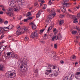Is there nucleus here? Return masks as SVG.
<instances>
[{
    "label": "nucleus",
    "instance_id": "obj_1",
    "mask_svg": "<svg viewBox=\"0 0 80 80\" xmlns=\"http://www.w3.org/2000/svg\"><path fill=\"white\" fill-rule=\"evenodd\" d=\"M47 65L49 67V69H48L46 70L45 74L47 75H49L50 77H53L54 76V75L52 72L51 68H53V69H55L56 68L55 66H53V65L52 64H51L48 63Z\"/></svg>",
    "mask_w": 80,
    "mask_h": 80
},
{
    "label": "nucleus",
    "instance_id": "obj_2",
    "mask_svg": "<svg viewBox=\"0 0 80 80\" xmlns=\"http://www.w3.org/2000/svg\"><path fill=\"white\" fill-rule=\"evenodd\" d=\"M56 14H55V12H53L49 16H48V18L47 19V22H48L50 23L51 21L50 20V18L52 19L55 16Z\"/></svg>",
    "mask_w": 80,
    "mask_h": 80
},
{
    "label": "nucleus",
    "instance_id": "obj_3",
    "mask_svg": "<svg viewBox=\"0 0 80 80\" xmlns=\"http://www.w3.org/2000/svg\"><path fill=\"white\" fill-rule=\"evenodd\" d=\"M74 77L73 74H70L68 76H67L64 78L63 80H72Z\"/></svg>",
    "mask_w": 80,
    "mask_h": 80
},
{
    "label": "nucleus",
    "instance_id": "obj_4",
    "mask_svg": "<svg viewBox=\"0 0 80 80\" xmlns=\"http://www.w3.org/2000/svg\"><path fill=\"white\" fill-rule=\"evenodd\" d=\"M69 0H64L62 2V4L63 7H68L70 5V3H67V2H68Z\"/></svg>",
    "mask_w": 80,
    "mask_h": 80
},
{
    "label": "nucleus",
    "instance_id": "obj_5",
    "mask_svg": "<svg viewBox=\"0 0 80 80\" xmlns=\"http://www.w3.org/2000/svg\"><path fill=\"white\" fill-rule=\"evenodd\" d=\"M38 37V33H37L36 31L34 32H32L31 35V37L32 38H34Z\"/></svg>",
    "mask_w": 80,
    "mask_h": 80
},
{
    "label": "nucleus",
    "instance_id": "obj_6",
    "mask_svg": "<svg viewBox=\"0 0 80 80\" xmlns=\"http://www.w3.org/2000/svg\"><path fill=\"white\" fill-rule=\"evenodd\" d=\"M75 77L77 80H80V68L79 70V71L75 74Z\"/></svg>",
    "mask_w": 80,
    "mask_h": 80
},
{
    "label": "nucleus",
    "instance_id": "obj_7",
    "mask_svg": "<svg viewBox=\"0 0 80 80\" xmlns=\"http://www.w3.org/2000/svg\"><path fill=\"white\" fill-rule=\"evenodd\" d=\"M21 65L20 66L21 68H23V67H24V68H27V63L24 60L21 61Z\"/></svg>",
    "mask_w": 80,
    "mask_h": 80
},
{
    "label": "nucleus",
    "instance_id": "obj_8",
    "mask_svg": "<svg viewBox=\"0 0 80 80\" xmlns=\"http://www.w3.org/2000/svg\"><path fill=\"white\" fill-rule=\"evenodd\" d=\"M16 76V72L13 71H10V78H14Z\"/></svg>",
    "mask_w": 80,
    "mask_h": 80
},
{
    "label": "nucleus",
    "instance_id": "obj_9",
    "mask_svg": "<svg viewBox=\"0 0 80 80\" xmlns=\"http://www.w3.org/2000/svg\"><path fill=\"white\" fill-rule=\"evenodd\" d=\"M16 2L18 3V5H24V0H16Z\"/></svg>",
    "mask_w": 80,
    "mask_h": 80
},
{
    "label": "nucleus",
    "instance_id": "obj_10",
    "mask_svg": "<svg viewBox=\"0 0 80 80\" xmlns=\"http://www.w3.org/2000/svg\"><path fill=\"white\" fill-rule=\"evenodd\" d=\"M10 5L11 7H14L16 6V2L15 0H11Z\"/></svg>",
    "mask_w": 80,
    "mask_h": 80
},
{
    "label": "nucleus",
    "instance_id": "obj_11",
    "mask_svg": "<svg viewBox=\"0 0 80 80\" xmlns=\"http://www.w3.org/2000/svg\"><path fill=\"white\" fill-rule=\"evenodd\" d=\"M51 53L52 55L51 57H52V58H55V59H56V60H57L58 59V58L57 57V58H56V57H55V55L56 54V52H52Z\"/></svg>",
    "mask_w": 80,
    "mask_h": 80
},
{
    "label": "nucleus",
    "instance_id": "obj_12",
    "mask_svg": "<svg viewBox=\"0 0 80 80\" xmlns=\"http://www.w3.org/2000/svg\"><path fill=\"white\" fill-rule=\"evenodd\" d=\"M7 47V46H0V51L2 52L3 50L6 48V47Z\"/></svg>",
    "mask_w": 80,
    "mask_h": 80
},
{
    "label": "nucleus",
    "instance_id": "obj_13",
    "mask_svg": "<svg viewBox=\"0 0 80 80\" xmlns=\"http://www.w3.org/2000/svg\"><path fill=\"white\" fill-rule=\"evenodd\" d=\"M29 24L30 25H32V28L33 30L36 29V28H37V26L34 24V23L33 22H32L31 23H30Z\"/></svg>",
    "mask_w": 80,
    "mask_h": 80
},
{
    "label": "nucleus",
    "instance_id": "obj_14",
    "mask_svg": "<svg viewBox=\"0 0 80 80\" xmlns=\"http://www.w3.org/2000/svg\"><path fill=\"white\" fill-rule=\"evenodd\" d=\"M17 57V55L14 54V53L12 52L11 54V58H16V59H17L18 58Z\"/></svg>",
    "mask_w": 80,
    "mask_h": 80
},
{
    "label": "nucleus",
    "instance_id": "obj_15",
    "mask_svg": "<svg viewBox=\"0 0 80 80\" xmlns=\"http://www.w3.org/2000/svg\"><path fill=\"white\" fill-rule=\"evenodd\" d=\"M65 8H67V7H65V6H63L61 8V11L63 13H65L66 12Z\"/></svg>",
    "mask_w": 80,
    "mask_h": 80
},
{
    "label": "nucleus",
    "instance_id": "obj_16",
    "mask_svg": "<svg viewBox=\"0 0 80 80\" xmlns=\"http://www.w3.org/2000/svg\"><path fill=\"white\" fill-rule=\"evenodd\" d=\"M5 76L7 78H10V72H8L5 74Z\"/></svg>",
    "mask_w": 80,
    "mask_h": 80
},
{
    "label": "nucleus",
    "instance_id": "obj_17",
    "mask_svg": "<svg viewBox=\"0 0 80 80\" xmlns=\"http://www.w3.org/2000/svg\"><path fill=\"white\" fill-rule=\"evenodd\" d=\"M20 8V6L19 5H18L16 8H14L13 10L14 12H18V10H19Z\"/></svg>",
    "mask_w": 80,
    "mask_h": 80
},
{
    "label": "nucleus",
    "instance_id": "obj_18",
    "mask_svg": "<svg viewBox=\"0 0 80 80\" xmlns=\"http://www.w3.org/2000/svg\"><path fill=\"white\" fill-rule=\"evenodd\" d=\"M56 40H57L58 39V36H54L52 38V42H53L54 41V40L55 39Z\"/></svg>",
    "mask_w": 80,
    "mask_h": 80
},
{
    "label": "nucleus",
    "instance_id": "obj_19",
    "mask_svg": "<svg viewBox=\"0 0 80 80\" xmlns=\"http://www.w3.org/2000/svg\"><path fill=\"white\" fill-rule=\"evenodd\" d=\"M7 15L9 17H12L13 14L12 13V12H6Z\"/></svg>",
    "mask_w": 80,
    "mask_h": 80
},
{
    "label": "nucleus",
    "instance_id": "obj_20",
    "mask_svg": "<svg viewBox=\"0 0 80 80\" xmlns=\"http://www.w3.org/2000/svg\"><path fill=\"white\" fill-rule=\"evenodd\" d=\"M5 29H8V30H9V29H10V27L9 28L8 26V27H2L1 28V30H2V29H3L4 30H6L5 29Z\"/></svg>",
    "mask_w": 80,
    "mask_h": 80
},
{
    "label": "nucleus",
    "instance_id": "obj_21",
    "mask_svg": "<svg viewBox=\"0 0 80 80\" xmlns=\"http://www.w3.org/2000/svg\"><path fill=\"white\" fill-rule=\"evenodd\" d=\"M4 68V66L2 64H0V71H2Z\"/></svg>",
    "mask_w": 80,
    "mask_h": 80
},
{
    "label": "nucleus",
    "instance_id": "obj_22",
    "mask_svg": "<svg viewBox=\"0 0 80 80\" xmlns=\"http://www.w3.org/2000/svg\"><path fill=\"white\" fill-rule=\"evenodd\" d=\"M47 11L48 12H52L51 14H52V13H53V12H55V11H54V10L53 9H52V10H50V9H47Z\"/></svg>",
    "mask_w": 80,
    "mask_h": 80
},
{
    "label": "nucleus",
    "instance_id": "obj_23",
    "mask_svg": "<svg viewBox=\"0 0 80 80\" xmlns=\"http://www.w3.org/2000/svg\"><path fill=\"white\" fill-rule=\"evenodd\" d=\"M1 28H0V34H1V33H5V31L6 30H4L3 29H2L1 30Z\"/></svg>",
    "mask_w": 80,
    "mask_h": 80
},
{
    "label": "nucleus",
    "instance_id": "obj_24",
    "mask_svg": "<svg viewBox=\"0 0 80 80\" xmlns=\"http://www.w3.org/2000/svg\"><path fill=\"white\" fill-rule=\"evenodd\" d=\"M63 23H64V21L63 20H60L59 23V25H62Z\"/></svg>",
    "mask_w": 80,
    "mask_h": 80
},
{
    "label": "nucleus",
    "instance_id": "obj_25",
    "mask_svg": "<svg viewBox=\"0 0 80 80\" xmlns=\"http://www.w3.org/2000/svg\"><path fill=\"white\" fill-rule=\"evenodd\" d=\"M53 32H54V35H56L57 32H58V31L57 30V29L56 28H54L53 29Z\"/></svg>",
    "mask_w": 80,
    "mask_h": 80
},
{
    "label": "nucleus",
    "instance_id": "obj_26",
    "mask_svg": "<svg viewBox=\"0 0 80 80\" xmlns=\"http://www.w3.org/2000/svg\"><path fill=\"white\" fill-rule=\"evenodd\" d=\"M22 31H23V32H27V31H28V28L27 27L24 28L22 29Z\"/></svg>",
    "mask_w": 80,
    "mask_h": 80
},
{
    "label": "nucleus",
    "instance_id": "obj_27",
    "mask_svg": "<svg viewBox=\"0 0 80 80\" xmlns=\"http://www.w3.org/2000/svg\"><path fill=\"white\" fill-rule=\"evenodd\" d=\"M16 35H20L21 34V31H18L16 32Z\"/></svg>",
    "mask_w": 80,
    "mask_h": 80
},
{
    "label": "nucleus",
    "instance_id": "obj_28",
    "mask_svg": "<svg viewBox=\"0 0 80 80\" xmlns=\"http://www.w3.org/2000/svg\"><path fill=\"white\" fill-rule=\"evenodd\" d=\"M74 23H78V21H77V18H75L74 19V21L73 22Z\"/></svg>",
    "mask_w": 80,
    "mask_h": 80
},
{
    "label": "nucleus",
    "instance_id": "obj_29",
    "mask_svg": "<svg viewBox=\"0 0 80 80\" xmlns=\"http://www.w3.org/2000/svg\"><path fill=\"white\" fill-rule=\"evenodd\" d=\"M12 9L11 8H9L8 9V12H12Z\"/></svg>",
    "mask_w": 80,
    "mask_h": 80
},
{
    "label": "nucleus",
    "instance_id": "obj_30",
    "mask_svg": "<svg viewBox=\"0 0 80 80\" xmlns=\"http://www.w3.org/2000/svg\"><path fill=\"white\" fill-rule=\"evenodd\" d=\"M31 15H32V14L31 13V12H28V14L26 15V17H30V16H31Z\"/></svg>",
    "mask_w": 80,
    "mask_h": 80
},
{
    "label": "nucleus",
    "instance_id": "obj_31",
    "mask_svg": "<svg viewBox=\"0 0 80 80\" xmlns=\"http://www.w3.org/2000/svg\"><path fill=\"white\" fill-rule=\"evenodd\" d=\"M72 35H75L77 33V31H72Z\"/></svg>",
    "mask_w": 80,
    "mask_h": 80
},
{
    "label": "nucleus",
    "instance_id": "obj_32",
    "mask_svg": "<svg viewBox=\"0 0 80 80\" xmlns=\"http://www.w3.org/2000/svg\"><path fill=\"white\" fill-rule=\"evenodd\" d=\"M62 35L60 34L58 36V39H59V40H61V39H62Z\"/></svg>",
    "mask_w": 80,
    "mask_h": 80
},
{
    "label": "nucleus",
    "instance_id": "obj_33",
    "mask_svg": "<svg viewBox=\"0 0 80 80\" xmlns=\"http://www.w3.org/2000/svg\"><path fill=\"white\" fill-rule=\"evenodd\" d=\"M12 52H8L7 53V56H10V55H11V54H12Z\"/></svg>",
    "mask_w": 80,
    "mask_h": 80
},
{
    "label": "nucleus",
    "instance_id": "obj_34",
    "mask_svg": "<svg viewBox=\"0 0 80 80\" xmlns=\"http://www.w3.org/2000/svg\"><path fill=\"white\" fill-rule=\"evenodd\" d=\"M52 74H53V75H54L55 76V77H57V76L58 75V72H55L54 73V74H53V73H52Z\"/></svg>",
    "mask_w": 80,
    "mask_h": 80
},
{
    "label": "nucleus",
    "instance_id": "obj_35",
    "mask_svg": "<svg viewBox=\"0 0 80 80\" xmlns=\"http://www.w3.org/2000/svg\"><path fill=\"white\" fill-rule=\"evenodd\" d=\"M40 11H39V12H38V13L37 14V16H36V17L38 18L39 17H40Z\"/></svg>",
    "mask_w": 80,
    "mask_h": 80
},
{
    "label": "nucleus",
    "instance_id": "obj_36",
    "mask_svg": "<svg viewBox=\"0 0 80 80\" xmlns=\"http://www.w3.org/2000/svg\"><path fill=\"white\" fill-rule=\"evenodd\" d=\"M8 27L9 28L10 27V29H9L10 30V29L13 28V25H11V26L10 25H9L8 26Z\"/></svg>",
    "mask_w": 80,
    "mask_h": 80
},
{
    "label": "nucleus",
    "instance_id": "obj_37",
    "mask_svg": "<svg viewBox=\"0 0 80 80\" xmlns=\"http://www.w3.org/2000/svg\"><path fill=\"white\" fill-rule=\"evenodd\" d=\"M24 40L26 42L27 41H28V38L27 37H25V38H24Z\"/></svg>",
    "mask_w": 80,
    "mask_h": 80
},
{
    "label": "nucleus",
    "instance_id": "obj_38",
    "mask_svg": "<svg viewBox=\"0 0 80 80\" xmlns=\"http://www.w3.org/2000/svg\"><path fill=\"white\" fill-rule=\"evenodd\" d=\"M71 58H72V59H76V57L75 56V55H74L72 56L71 57Z\"/></svg>",
    "mask_w": 80,
    "mask_h": 80
},
{
    "label": "nucleus",
    "instance_id": "obj_39",
    "mask_svg": "<svg viewBox=\"0 0 80 80\" xmlns=\"http://www.w3.org/2000/svg\"><path fill=\"white\" fill-rule=\"evenodd\" d=\"M76 29L78 31H80V28H79V27H78V26H76Z\"/></svg>",
    "mask_w": 80,
    "mask_h": 80
},
{
    "label": "nucleus",
    "instance_id": "obj_40",
    "mask_svg": "<svg viewBox=\"0 0 80 80\" xmlns=\"http://www.w3.org/2000/svg\"><path fill=\"white\" fill-rule=\"evenodd\" d=\"M45 29L41 30L40 31V33H43V32H44L45 31Z\"/></svg>",
    "mask_w": 80,
    "mask_h": 80
},
{
    "label": "nucleus",
    "instance_id": "obj_41",
    "mask_svg": "<svg viewBox=\"0 0 80 80\" xmlns=\"http://www.w3.org/2000/svg\"><path fill=\"white\" fill-rule=\"evenodd\" d=\"M32 17H28V20H32Z\"/></svg>",
    "mask_w": 80,
    "mask_h": 80
},
{
    "label": "nucleus",
    "instance_id": "obj_42",
    "mask_svg": "<svg viewBox=\"0 0 80 80\" xmlns=\"http://www.w3.org/2000/svg\"><path fill=\"white\" fill-rule=\"evenodd\" d=\"M8 21H6L4 22V24H5V25H7V24H8Z\"/></svg>",
    "mask_w": 80,
    "mask_h": 80
},
{
    "label": "nucleus",
    "instance_id": "obj_43",
    "mask_svg": "<svg viewBox=\"0 0 80 80\" xmlns=\"http://www.w3.org/2000/svg\"><path fill=\"white\" fill-rule=\"evenodd\" d=\"M46 8H47V5H44V7L42 9H43V10H45V9H46Z\"/></svg>",
    "mask_w": 80,
    "mask_h": 80
},
{
    "label": "nucleus",
    "instance_id": "obj_44",
    "mask_svg": "<svg viewBox=\"0 0 80 80\" xmlns=\"http://www.w3.org/2000/svg\"><path fill=\"white\" fill-rule=\"evenodd\" d=\"M65 17V15H60V17L61 18H63V17Z\"/></svg>",
    "mask_w": 80,
    "mask_h": 80
},
{
    "label": "nucleus",
    "instance_id": "obj_45",
    "mask_svg": "<svg viewBox=\"0 0 80 80\" xmlns=\"http://www.w3.org/2000/svg\"><path fill=\"white\" fill-rule=\"evenodd\" d=\"M54 47L55 48H57V45L55 44L54 45Z\"/></svg>",
    "mask_w": 80,
    "mask_h": 80
},
{
    "label": "nucleus",
    "instance_id": "obj_46",
    "mask_svg": "<svg viewBox=\"0 0 80 80\" xmlns=\"http://www.w3.org/2000/svg\"><path fill=\"white\" fill-rule=\"evenodd\" d=\"M60 62L61 63H62V64H63V63H64V61H63V60L60 61Z\"/></svg>",
    "mask_w": 80,
    "mask_h": 80
},
{
    "label": "nucleus",
    "instance_id": "obj_47",
    "mask_svg": "<svg viewBox=\"0 0 80 80\" xmlns=\"http://www.w3.org/2000/svg\"><path fill=\"white\" fill-rule=\"evenodd\" d=\"M73 18H74V19H75V18H77V16H72Z\"/></svg>",
    "mask_w": 80,
    "mask_h": 80
},
{
    "label": "nucleus",
    "instance_id": "obj_48",
    "mask_svg": "<svg viewBox=\"0 0 80 80\" xmlns=\"http://www.w3.org/2000/svg\"><path fill=\"white\" fill-rule=\"evenodd\" d=\"M40 42H41V43H45V42L44 41H40Z\"/></svg>",
    "mask_w": 80,
    "mask_h": 80
},
{
    "label": "nucleus",
    "instance_id": "obj_49",
    "mask_svg": "<svg viewBox=\"0 0 80 80\" xmlns=\"http://www.w3.org/2000/svg\"><path fill=\"white\" fill-rule=\"evenodd\" d=\"M28 18L27 19H24V22H27V21H28Z\"/></svg>",
    "mask_w": 80,
    "mask_h": 80
},
{
    "label": "nucleus",
    "instance_id": "obj_50",
    "mask_svg": "<svg viewBox=\"0 0 80 80\" xmlns=\"http://www.w3.org/2000/svg\"><path fill=\"white\" fill-rule=\"evenodd\" d=\"M18 30H19V31H20V30H21V28L20 27H19L17 28Z\"/></svg>",
    "mask_w": 80,
    "mask_h": 80
},
{
    "label": "nucleus",
    "instance_id": "obj_51",
    "mask_svg": "<svg viewBox=\"0 0 80 80\" xmlns=\"http://www.w3.org/2000/svg\"><path fill=\"white\" fill-rule=\"evenodd\" d=\"M77 15L78 17V18H79V17H80V13H78L77 14Z\"/></svg>",
    "mask_w": 80,
    "mask_h": 80
},
{
    "label": "nucleus",
    "instance_id": "obj_52",
    "mask_svg": "<svg viewBox=\"0 0 80 80\" xmlns=\"http://www.w3.org/2000/svg\"><path fill=\"white\" fill-rule=\"evenodd\" d=\"M0 22H3V20L2 18H0Z\"/></svg>",
    "mask_w": 80,
    "mask_h": 80
},
{
    "label": "nucleus",
    "instance_id": "obj_53",
    "mask_svg": "<svg viewBox=\"0 0 80 80\" xmlns=\"http://www.w3.org/2000/svg\"><path fill=\"white\" fill-rule=\"evenodd\" d=\"M49 5H52V1H51V0H50L49 1Z\"/></svg>",
    "mask_w": 80,
    "mask_h": 80
},
{
    "label": "nucleus",
    "instance_id": "obj_54",
    "mask_svg": "<svg viewBox=\"0 0 80 80\" xmlns=\"http://www.w3.org/2000/svg\"><path fill=\"white\" fill-rule=\"evenodd\" d=\"M68 11L69 12H72V13H74V12H73L72 11H71V10H70V9H68Z\"/></svg>",
    "mask_w": 80,
    "mask_h": 80
},
{
    "label": "nucleus",
    "instance_id": "obj_55",
    "mask_svg": "<svg viewBox=\"0 0 80 80\" xmlns=\"http://www.w3.org/2000/svg\"><path fill=\"white\" fill-rule=\"evenodd\" d=\"M3 13V12L2 11H0V15H2Z\"/></svg>",
    "mask_w": 80,
    "mask_h": 80
},
{
    "label": "nucleus",
    "instance_id": "obj_56",
    "mask_svg": "<svg viewBox=\"0 0 80 80\" xmlns=\"http://www.w3.org/2000/svg\"><path fill=\"white\" fill-rule=\"evenodd\" d=\"M4 37V35L3 34H2L1 36V38H3Z\"/></svg>",
    "mask_w": 80,
    "mask_h": 80
},
{
    "label": "nucleus",
    "instance_id": "obj_57",
    "mask_svg": "<svg viewBox=\"0 0 80 80\" xmlns=\"http://www.w3.org/2000/svg\"><path fill=\"white\" fill-rule=\"evenodd\" d=\"M42 4H43V3H42V2H41L40 3V7H42Z\"/></svg>",
    "mask_w": 80,
    "mask_h": 80
},
{
    "label": "nucleus",
    "instance_id": "obj_58",
    "mask_svg": "<svg viewBox=\"0 0 80 80\" xmlns=\"http://www.w3.org/2000/svg\"><path fill=\"white\" fill-rule=\"evenodd\" d=\"M2 10L3 11V12H5V9L4 8H3L2 9Z\"/></svg>",
    "mask_w": 80,
    "mask_h": 80
},
{
    "label": "nucleus",
    "instance_id": "obj_59",
    "mask_svg": "<svg viewBox=\"0 0 80 80\" xmlns=\"http://www.w3.org/2000/svg\"><path fill=\"white\" fill-rule=\"evenodd\" d=\"M50 30H50V28L49 27L48 29V32H49V31H50Z\"/></svg>",
    "mask_w": 80,
    "mask_h": 80
},
{
    "label": "nucleus",
    "instance_id": "obj_60",
    "mask_svg": "<svg viewBox=\"0 0 80 80\" xmlns=\"http://www.w3.org/2000/svg\"><path fill=\"white\" fill-rule=\"evenodd\" d=\"M4 43V42H1L0 43V45H2V43Z\"/></svg>",
    "mask_w": 80,
    "mask_h": 80
},
{
    "label": "nucleus",
    "instance_id": "obj_61",
    "mask_svg": "<svg viewBox=\"0 0 80 80\" xmlns=\"http://www.w3.org/2000/svg\"><path fill=\"white\" fill-rule=\"evenodd\" d=\"M0 7H2V8H4V7H4V6H3V5L1 6Z\"/></svg>",
    "mask_w": 80,
    "mask_h": 80
},
{
    "label": "nucleus",
    "instance_id": "obj_62",
    "mask_svg": "<svg viewBox=\"0 0 80 80\" xmlns=\"http://www.w3.org/2000/svg\"><path fill=\"white\" fill-rule=\"evenodd\" d=\"M60 12V9L58 10H57V12Z\"/></svg>",
    "mask_w": 80,
    "mask_h": 80
},
{
    "label": "nucleus",
    "instance_id": "obj_63",
    "mask_svg": "<svg viewBox=\"0 0 80 80\" xmlns=\"http://www.w3.org/2000/svg\"><path fill=\"white\" fill-rule=\"evenodd\" d=\"M49 28H50V30H52V27L51 26L49 27Z\"/></svg>",
    "mask_w": 80,
    "mask_h": 80
},
{
    "label": "nucleus",
    "instance_id": "obj_64",
    "mask_svg": "<svg viewBox=\"0 0 80 80\" xmlns=\"http://www.w3.org/2000/svg\"><path fill=\"white\" fill-rule=\"evenodd\" d=\"M18 19H19V20H21V19H22V17H19Z\"/></svg>",
    "mask_w": 80,
    "mask_h": 80
}]
</instances>
